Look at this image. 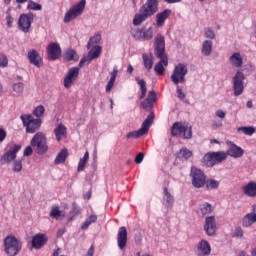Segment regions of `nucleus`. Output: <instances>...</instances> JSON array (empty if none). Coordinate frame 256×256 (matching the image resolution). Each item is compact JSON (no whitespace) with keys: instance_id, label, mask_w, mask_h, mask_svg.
<instances>
[{"instance_id":"f257e3e1","label":"nucleus","mask_w":256,"mask_h":256,"mask_svg":"<svg viewBox=\"0 0 256 256\" xmlns=\"http://www.w3.org/2000/svg\"><path fill=\"white\" fill-rule=\"evenodd\" d=\"M154 53L160 61L155 65L154 71L156 75H165V67L169 65V59L165 53V37L157 35L154 43Z\"/></svg>"},{"instance_id":"f03ea898","label":"nucleus","mask_w":256,"mask_h":256,"mask_svg":"<svg viewBox=\"0 0 256 256\" xmlns=\"http://www.w3.org/2000/svg\"><path fill=\"white\" fill-rule=\"evenodd\" d=\"M157 11H159V2L157 0H147L140 7L139 12L135 14L133 25L136 27L141 25V23L147 21L149 17H153Z\"/></svg>"},{"instance_id":"7ed1b4c3","label":"nucleus","mask_w":256,"mask_h":256,"mask_svg":"<svg viewBox=\"0 0 256 256\" xmlns=\"http://www.w3.org/2000/svg\"><path fill=\"white\" fill-rule=\"evenodd\" d=\"M30 145L35 149L38 155H45V153L49 151L47 136L43 132H37L31 139Z\"/></svg>"},{"instance_id":"20e7f679","label":"nucleus","mask_w":256,"mask_h":256,"mask_svg":"<svg viewBox=\"0 0 256 256\" xmlns=\"http://www.w3.org/2000/svg\"><path fill=\"white\" fill-rule=\"evenodd\" d=\"M23 244L15 236H7L4 239V251L7 256H17L21 253Z\"/></svg>"},{"instance_id":"39448f33","label":"nucleus","mask_w":256,"mask_h":256,"mask_svg":"<svg viewBox=\"0 0 256 256\" xmlns=\"http://www.w3.org/2000/svg\"><path fill=\"white\" fill-rule=\"evenodd\" d=\"M191 183L195 189H202L207 184V175L203 170L192 166L190 169Z\"/></svg>"},{"instance_id":"423d86ee","label":"nucleus","mask_w":256,"mask_h":256,"mask_svg":"<svg viewBox=\"0 0 256 256\" xmlns=\"http://www.w3.org/2000/svg\"><path fill=\"white\" fill-rule=\"evenodd\" d=\"M85 5H87L86 0H80L78 3L74 4L65 14L64 23H71L77 17H81L85 11Z\"/></svg>"},{"instance_id":"0eeeda50","label":"nucleus","mask_w":256,"mask_h":256,"mask_svg":"<svg viewBox=\"0 0 256 256\" xmlns=\"http://www.w3.org/2000/svg\"><path fill=\"white\" fill-rule=\"evenodd\" d=\"M155 119V113L151 112L150 115L147 116V118L142 123V126L137 131L129 132L126 135L127 139H131V137H134V139H139V137H143V135H147L149 133V127L153 125V121Z\"/></svg>"},{"instance_id":"6e6552de","label":"nucleus","mask_w":256,"mask_h":256,"mask_svg":"<svg viewBox=\"0 0 256 256\" xmlns=\"http://www.w3.org/2000/svg\"><path fill=\"white\" fill-rule=\"evenodd\" d=\"M226 159L227 153L225 151L208 152L203 157V161L207 167H215V165L223 163Z\"/></svg>"},{"instance_id":"1a4fd4ad","label":"nucleus","mask_w":256,"mask_h":256,"mask_svg":"<svg viewBox=\"0 0 256 256\" xmlns=\"http://www.w3.org/2000/svg\"><path fill=\"white\" fill-rule=\"evenodd\" d=\"M20 119L26 127V133H35L41 128V118H34L31 114H24L20 116Z\"/></svg>"},{"instance_id":"9d476101","label":"nucleus","mask_w":256,"mask_h":256,"mask_svg":"<svg viewBox=\"0 0 256 256\" xmlns=\"http://www.w3.org/2000/svg\"><path fill=\"white\" fill-rule=\"evenodd\" d=\"M183 137V139H191L193 137V132L191 128L184 126L181 122H175L171 127L172 137Z\"/></svg>"},{"instance_id":"9b49d317","label":"nucleus","mask_w":256,"mask_h":256,"mask_svg":"<svg viewBox=\"0 0 256 256\" xmlns=\"http://www.w3.org/2000/svg\"><path fill=\"white\" fill-rule=\"evenodd\" d=\"M185 75H187V66L180 63L175 66L170 79L174 85H178L179 83H185Z\"/></svg>"},{"instance_id":"f8f14e48","label":"nucleus","mask_w":256,"mask_h":256,"mask_svg":"<svg viewBox=\"0 0 256 256\" xmlns=\"http://www.w3.org/2000/svg\"><path fill=\"white\" fill-rule=\"evenodd\" d=\"M243 81H245V74H243L241 71L236 72L235 76L233 77V91L235 97H239V95H242L243 91H245Z\"/></svg>"},{"instance_id":"ddd939ff","label":"nucleus","mask_w":256,"mask_h":256,"mask_svg":"<svg viewBox=\"0 0 256 256\" xmlns=\"http://www.w3.org/2000/svg\"><path fill=\"white\" fill-rule=\"evenodd\" d=\"M35 16L33 13L21 14L18 19V29L23 33H29Z\"/></svg>"},{"instance_id":"4468645a","label":"nucleus","mask_w":256,"mask_h":256,"mask_svg":"<svg viewBox=\"0 0 256 256\" xmlns=\"http://www.w3.org/2000/svg\"><path fill=\"white\" fill-rule=\"evenodd\" d=\"M91 48L92 49L88 52V55L80 60L79 67H85V63H89L90 61H93V59H99V57H101V52L103 51L101 46H92Z\"/></svg>"},{"instance_id":"2eb2a0df","label":"nucleus","mask_w":256,"mask_h":256,"mask_svg":"<svg viewBox=\"0 0 256 256\" xmlns=\"http://www.w3.org/2000/svg\"><path fill=\"white\" fill-rule=\"evenodd\" d=\"M79 78V67H72L68 70L67 75L64 78L65 89H71L75 81Z\"/></svg>"},{"instance_id":"dca6fc26","label":"nucleus","mask_w":256,"mask_h":256,"mask_svg":"<svg viewBox=\"0 0 256 256\" xmlns=\"http://www.w3.org/2000/svg\"><path fill=\"white\" fill-rule=\"evenodd\" d=\"M18 151H21V145L17 144L15 146H12L4 155L1 156V165H5L7 163H11V161H15V159H17Z\"/></svg>"},{"instance_id":"f3484780","label":"nucleus","mask_w":256,"mask_h":256,"mask_svg":"<svg viewBox=\"0 0 256 256\" xmlns=\"http://www.w3.org/2000/svg\"><path fill=\"white\" fill-rule=\"evenodd\" d=\"M47 241H49V237H47L46 234H43V233L35 234L31 240V247L32 249H37V250L43 249V247L47 245Z\"/></svg>"},{"instance_id":"a211bd4d","label":"nucleus","mask_w":256,"mask_h":256,"mask_svg":"<svg viewBox=\"0 0 256 256\" xmlns=\"http://www.w3.org/2000/svg\"><path fill=\"white\" fill-rule=\"evenodd\" d=\"M195 255L209 256L211 255V244L205 239L200 240L195 247Z\"/></svg>"},{"instance_id":"6ab92c4d","label":"nucleus","mask_w":256,"mask_h":256,"mask_svg":"<svg viewBox=\"0 0 256 256\" xmlns=\"http://www.w3.org/2000/svg\"><path fill=\"white\" fill-rule=\"evenodd\" d=\"M49 61H57L61 57V46L57 42H51L47 47Z\"/></svg>"},{"instance_id":"aec40b11","label":"nucleus","mask_w":256,"mask_h":256,"mask_svg":"<svg viewBox=\"0 0 256 256\" xmlns=\"http://www.w3.org/2000/svg\"><path fill=\"white\" fill-rule=\"evenodd\" d=\"M204 231L208 237H213L217 233V222L215 216H208L205 219Z\"/></svg>"},{"instance_id":"412c9836","label":"nucleus","mask_w":256,"mask_h":256,"mask_svg":"<svg viewBox=\"0 0 256 256\" xmlns=\"http://www.w3.org/2000/svg\"><path fill=\"white\" fill-rule=\"evenodd\" d=\"M226 155L229 157H233V159H241L243 155H245V150L238 146L237 144L230 142L229 148L226 151Z\"/></svg>"},{"instance_id":"4be33fe9","label":"nucleus","mask_w":256,"mask_h":256,"mask_svg":"<svg viewBox=\"0 0 256 256\" xmlns=\"http://www.w3.org/2000/svg\"><path fill=\"white\" fill-rule=\"evenodd\" d=\"M28 61L30 65H34V67H37L38 69L43 67V58L35 49L28 51Z\"/></svg>"},{"instance_id":"5701e85b","label":"nucleus","mask_w":256,"mask_h":256,"mask_svg":"<svg viewBox=\"0 0 256 256\" xmlns=\"http://www.w3.org/2000/svg\"><path fill=\"white\" fill-rule=\"evenodd\" d=\"M117 245L120 251H125L127 248V228L125 226L118 229Z\"/></svg>"},{"instance_id":"b1692460","label":"nucleus","mask_w":256,"mask_h":256,"mask_svg":"<svg viewBox=\"0 0 256 256\" xmlns=\"http://www.w3.org/2000/svg\"><path fill=\"white\" fill-rule=\"evenodd\" d=\"M155 101H157V93L154 90H151L148 92L147 98L142 101L140 105L145 111H151Z\"/></svg>"},{"instance_id":"393cba45","label":"nucleus","mask_w":256,"mask_h":256,"mask_svg":"<svg viewBox=\"0 0 256 256\" xmlns=\"http://www.w3.org/2000/svg\"><path fill=\"white\" fill-rule=\"evenodd\" d=\"M170 15H171L170 9H165L164 11L158 13L156 15V25L158 27H163V25H165V21L169 19Z\"/></svg>"},{"instance_id":"a878e982","label":"nucleus","mask_w":256,"mask_h":256,"mask_svg":"<svg viewBox=\"0 0 256 256\" xmlns=\"http://www.w3.org/2000/svg\"><path fill=\"white\" fill-rule=\"evenodd\" d=\"M242 191L246 197H256V182L250 181L242 187Z\"/></svg>"},{"instance_id":"bb28decb","label":"nucleus","mask_w":256,"mask_h":256,"mask_svg":"<svg viewBox=\"0 0 256 256\" xmlns=\"http://www.w3.org/2000/svg\"><path fill=\"white\" fill-rule=\"evenodd\" d=\"M229 61L231 65L233 67H236L237 69H239L240 67H243V58L241 57V53L239 52L233 53L230 56Z\"/></svg>"},{"instance_id":"cd10ccee","label":"nucleus","mask_w":256,"mask_h":256,"mask_svg":"<svg viewBox=\"0 0 256 256\" xmlns=\"http://www.w3.org/2000/svg\"><path fill=\"white\" fill-rule=\"evenodd\" d=\"M253 223H256V213L255 212L246 214L242 219V227H246V228L251 227V225H253Z\"/></svg>"},{"instance_id":"c85d7f7f","label":"nucleus","mask_w":256,"mask_h":256,"mask_svg":"<svg viewBox=\"0 0 256 256\" xmlns=\"http://www.w3.org/2000/svg\"><path fill=\"white\" fill-rule=\"evenodd\" d=\"M67 157H69V150L67 148L62 149L54 160L55 165H61L67 161Z\"/></svg>"},{"instance_id":"c756f323","label":"nucleus","mask_w":256,"mask_h":256,"mask_svg":"<svg viewBox=\"0 0 256 256\" xmlns=\"http://www.w3.org/2000/svg\"><path fill=\"white\" fill-rule=\"evenodd\" d=\"M201 53L204 57H209L213 53V42L211 40H205L202 43Z\"/></svg>"},{"instance_id":"7c9ffc66","label":"nucleus","mask_w":256,"mask_h":256,"mask_svg":"<svg viewBox=\"0 0 256 256\" xmlns=\"http://www.w3.org/2000/svg\"><path fill=\"white\" fill-rule=\"evenodd\" d=\"M54 134L56 136L57 141H61L63 137L67 135V127L63 124H59L55 129H54Z\"/></svg>"},{"instance_id":"2f4dec72","label":"nucleus","mask_w":256,"mask_h":256,"mask_svg":"<svg viewBox=\"0 0 256 256\" xmlns=\"http://www.w3.org/2000/svg\"><path fill=\"white\" fill-rule=\"evenodd\" d=\"M164 201H166V207H173V203H175V198L171 195V192L167 189V187L163 188Z\"/></svg>"},{"instance_id":"473e14b6","label":"nucleus","mask_w":256,"mask_h":256,"mask_svg":"<svg viewBox=\"0 0 256 256\" xmlns=\"http://www.w3.org/2000/svg\"><path fill=\"white\" fill-rule=\"evenodd\" d=\"M135 81L137 83V85H139L140 87V91H141V95L139 97V99H145V95H147V82H145V80L136 77Z\"/></svg>"},{"instance_id":"72a5a7b5","label":"nucleus","mask_w":256,"mask_h":256,"mask_svg":"<svg viewBox=\"0 0 256 256\" xmlns=\"http://www.w3.org/2000/svg\"><path fill=\"white\" fill-rule=\"evenodd\" d=\"M64 60L66 61H79V55H77V51L73 49H68L64 53Z\"/></svg>"},{"instance_id":"f704fd0d","label":"nucleus","mask_w":256,"mask_h":256,"mask_svg":"<svg viewBox=\"0 0 256 256\" xmlns=\"http://www.w3.org/2000/svg\"><path fill=\"white\" fill-rule=\"evenodd\" d=\"M142 59H143L144 67L145 69H147V71H150L151 69H153V55L143 54Z\"/></svg>"},{"instance_id":"c9c22d12","label":"nucleus","mask_w":256,"mask_h":256,"mask_svg":"<svg viewBox=\"0 0 256 256\" xmlns=\"http://www.w3.org/2000/svg\"><path fill=\"white\" fill-rule=\"evenodd\" d=\"M99 43H101V34L97 33L89 39L87 47L91 49L92 47L99 46Z\"/></svg>"},{"instance_id":"e433bc0d","label":"nucleus","mask_w":256,"mask_h":256,"mask_svg":"<svg viewBox=\"0 0 256 256\" xmlns=\"http://www.w3.org/2000/svg\"><path fill=\"white\" fill-rule=\"evenodd\" d=\"M97 222V215H90L85 221L84 223L81 225V229L82 231H85L87 229H89V226L92 223H96Z\"/></svg>"},{"instance_id":"4c0bfd02","label":"nucleus","mask_w":256,"mask_h":256,"mask_svg":"<svg viewBox=\"0 0 256 256\" xmlns=\"http://www.w3.org/2000/svg\"><path fill=\"white\" fill-rule=\"evenodd\" d=\"M200 212L201 215L205 217V215L213 213V206H211L209 203H204L200 206Z\"/></svg>"},{"instance_id":"58836bf2","label":"nucleus","mask_w":256,"mask_h":256,"mask_svg":"<svg viewBox=\"0 0 256 256\" xmlns=\"http://www.w3.org/2000/svg\"><path fill=\"white\" fill-rule=\"evenodd\" d=\"M181 159H185V161H187V159H191V157H193V152L187 148H182L179 152Z\"/></svg>"},{"instance_id":"ea45409f","label":"nucleus","mask_w":256,"mask_h":256,"mask_svg":"<svg viewBox=\"0 0 256 256\" xmlns=\"http://www.w3.org/2000/svg\"><path fill=\"white\" fill-rule=\"evenodd\" d=\"M142 39L145 41H151V39H153V27H149L147 30H142Z\"/></svg>"},{"instance_id":"a19ab883","label":"nucleus","mask_w":256,"mask_h":256,"mask_svg":"<svg viewBox=\"0 0 256 256\" xmlns=\"http://www.w3.org/2000/svg\"><path fill=\"white\" fill-rule=\"evenodd\" d=\"M220 182L215 179H210L206 182L207 189H219Z\"/></svg>"},{"instance_id":"79ce46f5","label":"nucleus","mask_w":256,"mask_h":256,"mask_svg":"<svg viewBox=\"0 0 256 256\" xmlns=\"http://www.w3.org/2000/svg\"><path fill=\"white\" fill-rule=\"evenodd\" d=\"M238 130L242 131L244 135H249V136L255 133V127L253 126H243V127H240Z\"/></svg>"},{"instance_id":"37998d69","label":"nucleus","mask_w":256,"mask_h":256,"mask_svg":"<svg viewBox=\"0 0 256 256\" xmlns=\"http://www.w3.org/2000/svg\"><path fill=\"white\" fill-rule=\"evenodd\" d=\"M33 115L35 117H43V115H45V107L43 105H39L37 106L34 110H33Z\"/></svg>"},{"instance_id":"c03bdc74","label":"nucleus","mask_w":256,"mask_h":256,"mask_svg":"<svg viewBox=\"0 0 256 256\" xmlns=\"http://www.w3.org/2000/svg\"><path fill=\"white\" fill-rule=\"evenodd\" d=\"M23 170V162L21 160H15L13 162V171L15 173H21Z\"/></svg>"},{"instance_id":"a18cd8bd","label":"nucleus","mask_w":256,"mask_h":256,"mask_svg":"<svg viewBox=\"0 0 256 256\" xmlns=\"http://www.w3.org/2000/svg\"><path fill=\"white\" fill-rule=\"evenodd\" d=\"M132 37L136 41H141L143 39V30L142 29H135L132 31Z\"/></svg>"},{"instance_id":"49530a36","label":"nucleus","mask_w":256,"mask_h":256,"mask_svg":"<svg viewBox=\"0 0 256 256\" xmlns=\"http://www.w3.org/2000/svg\"><path fill=\"white\" fill-rule=\"evenodd\" d=\"M61 216V210H59V206H54L50 211V217H53V219H59Z\"/></svg>"},{"instance_id":"de8ad7c7","label":"nucleus","mask_w":256,"mask_h":256,"mask_svg":"<svg viewBox=\"0 0 256 256\" xmlns=\"http://www.w3.org/2000/svg\"><path fill=\"white\" fill-rule=\"evenodd\" d=\"M244 235L243 228L241 226H237L234 230L233 237H236L237 239H241Z\"/></svg>"},{"instance_id":"09e8293b","label":"nucleus","mask_w":256,"mask_h":256,"mask_svg":"<svg viewBox=\"0 0 256 256\" xmlns=\"http://www.w3.org/2000/svg\"><path fill=\"white\" fill-rule=\"evenodd\" d=\"M28 9H31L32 11H41L43 7L41 6V4H37L35 2H29Z\"/></svg>"},{"instance_id":"8fccbe9b","label":"nucleus","mask_w":256,"mask_h":256,"mask_svg":"<svg viewBox=\"0 0 256 256\" xmlns=\"http://www.w3.org/2000/svg\"><path fill=\"white\" fill-rule=\"evenodd\" d=\"M23 89H24V85L21 82H18V83L13 85V91L15 93H18V94L23 93Z\"/></svg>"},{"instance_id":"3c124183","label":"nucleus","mask_w":256,"mask_h":256,"mask_svg":"<svg viewBox=\"0 0 256 256\" xmlns=\"http://www.w3.org/2000/svg\"><path fill=\"white\" fill-rule=\"evenodd\" d=\"M9 65V59H7V56L5 54L0 55V67L5 68Z\"/></svg>"},{"instance_id":"603ef678","label":"nucleus","mask_w":256,"mask_h":256,"mask_svg":"<svg viewBox=\"0 0 256 256\" xmlns=\"http://www.w3.org/2000/svg\"><path fill=\"white\" fill-rule=\"evenodd\" d=\"M204 35L206 39H215V32L211 28H206Z\"/></svg>"},{"instance_id":"864d4df0","label":"nucleus","mask_w":256,"mask_h":256,"mask_svg":"<svg viewBox=\"0 0 256 256\" xmlns=\"http://www.w3.org/2000/svg\"><path fill=\"white\" fill-rule=\"evenodd\" d=\"M117 73H119V71L117 70V67H114L113 71L111 72L110 80L108 82L115 84V81L117 79Z\"/></svg>"},{"instance_id":"5fc2aeb1","label":"nucleus","mask_w":256,"mask_h":256,"mask_svg":"<svg viewBox=\"0 0 256 256\" xmlns=\"http://www.w3.org/2000/svg\"><path fill=\"white\" fill-rule=\"evenodd\" d=\"M144 157H145V154H143V152L138 153L134 159L136 165L143 163Z\"/></svg>"},{"instance_id":"6e6d98bb","label":"nucleus","mask_w":256,"mask_h":256,"mask_svg":"<svg viewBox=\"0 0 256 256\" xmlns=\"http://www.w3.org/2000/svg\"><path fill=\"white\" fill-rule=\"evenodd\" d=\"M33 155V146H27L24 149V157H31Z\"/></svg>"},{"instance_id":"4d7b16f0","label":"nucleus","mask_w":256,"mask_h":256,"mask_svg":"<svg viewBox=\"0 0 256 256\" xmlns=\"http://www.w3.org/2000/svg\"><path fill=\"white\" fill-rule=\"evenodd\" d=\"M85 165H87V162L83 160H79L77 171L78 172L85 171Z\"/></svg>"},{"instance_id":"13d9d810","label":"nucleus","mask_w":256,"mask_h":256,"mask_svg":"<svg viewBox=\"0 0 256 256\" xmlns=\"http://www.w3.org/2000/svg\"><path fill=\"white\" fill-rule=\"evenodd\" d=\"M7 138V131L5 129L0 128V143H3L5 139Z\"/></svg>"},{"instance_id":"bf43d9fd","label":"nucleus","mask_w":256,"mask_h":256,"mask_svg":"<svg viewBox=\"0 0 256 256\" xmlns=\"http://www.w3.org/2000/svg\"><path fill=\"white\" fill-rule=\"evenodd\" d=\"M6 25L9 28L13 27V17L11 16V14H8L6 16Z\"/></svg>"},{"instance_id":"052dcab7","label":"nucleus","mask_w":256,"mask_h":256,"mask_svg":"<svg viewBox=\"0 0 256 256\" xmlns=\"http://www.w3.org/2000/svg\"><path fill=\"white\" fill-rule=\"evenodd\" d=\"M177 95H178V99H181V101L185 99V93H183V89L180 88L179 86H177Z\"/></svg>"},{"instance_id":"680f3d73","label":"nucleus","mask_w":256,"mask_h":256,"mask_svg":"<svg viewBox=\"0 0 256 256\" xmlns=\"http://www.w3.org/2000/svg\"><path fill=\"white\" fill-rule=\"evenodd\" d=\"M225 112L223 110H217L216 111V116L219 117V119H225Z\"/></svg>"},{"instance_id":"e2e57ef3","label":"nucleus","mask_w":256,"mask_h":256,"mask_svg":"<svg viewBox=\"0 0 256 256\" xmlns=\"http://www.w3.org/2000/svg\"><path fill=\"white\" fill-rule=\"evenodd\" d=\"M95 255V246L91 245V247L89 248L88 252H87V256H93Z\"/></svg>"},{"instance_id":"0e129e2a","label":"nucleus","mask_w":256,"mask_h":256,"mask_svg":"<svg viewBox=\"0 0 256 256\" xmlns=\"http://www.w3.org/2000/svg\"><path fill=\"white\" fill-rule=\"evenodd\" d=\"M114 86L115 84L113 82H108L106 85V92L109 93Z\"/></svg>"},{"instance_id":"69168bd1","label":"nucleus","mask_w":256,"mask_h":256,"mask_svg":"<svg viewBox=\"0 0 256 256\" xmlns=\"http://www.w3.org/2000/svg\"><path fill=\"white\" fill-rule=\"evenodd\" d=\"M80 161H84L85 163H87V161H89V152H85L83 158L80 159Z\"/></svg>"},{"instance_id":"338daca9","label":"nucleus","mask_w":256,"mask_h":256,"mask_svg":"<svg viewBox=\"0 0 256 256\" xmlns=\"http://www.w3.org/2000/svg\"><path fill=\"white\" fill-rule=\"evenodd\" d=\"M165 3L173 4V3H181V0H164Z\"/></svg>"},{"instance_id":"774afa93","label":"nucleus","mask_w":256,"mask_h":256,"mask_svg":"<svg viewBox=\"0 0 256 256\" xmlns=\"http://www.w3.org/2000/svg\"><path fill=\"white\" fill-rule=\"evenodd\" d=\"M127 73H133V66L132 65H128L127 67Z\"/></svg>"}]
</instances>
